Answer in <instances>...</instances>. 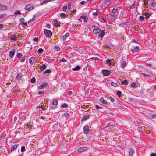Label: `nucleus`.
<instances>
[{
    "label": "nucleus",
    "mask_w": 156,
    "mask_h": 156,
    "mask_svg": "<svg viewBox=\"0 0 156 156\" xmlns=\"http://www.w3.org/2000/svg\"><path fill=\"white\" fill-rule=\"evenodd\" d=\"M44 33L46 37H51L52 35L51 32L50 30L47 29L44 30Z\"/></svg>",
    "instance_id": "f257e3e1"
},
{
    "label": "nucleus",
    "mask_w": 156,
    "mask_h": 156,
    "mask_svg": "<svg viewBox=\"0 0 156 156\" xmlns=\"http://www.w3.org/2000/svg\"><path fill=\"white\" fill-rule=\"evenodd\" d=\"M48 87V84L47 83H44L41 84V85L38 87V88L39 89H42Z\"/></svg>",
    "instance_id": "f03ea898"
},
{
    "label": "nucleus",
    "mask_w": 156,
    "mask_h": 156,
    "mask_svg": "<svg viewBox=\"0 0 156 156\" xmlns=\"http://www.w3.org/2000/svg\"><path fill=\"white\" fill-rule=\"evenodd\" d=\"M33 9L34 6L32 5H27L25 7V9L28 11H30Z\"/></svg>",
    "instance_id": "7ed1b4c3"
},
{
    "label": "nucleus",
    "mask_w": 156,
    "mask_h": 156,
    "mask_svg": "<svg viewBox=\"0 0 156 156\" xmlns=\"http://www.w3.org/2000/svg\"><path fill=\"white\" fill-rule=\"evenodd\" d=\"M87 149L88 147H81L78 150V151L79 153H80L87 150Z\"/></svg>",
    "instance_id": "20e7f679"
},
{
    "label": "nucleus",
    "mask_w": 156,
    "mask_h": 156,
    "mask_svg": "<svg viewBox=\"0 0 156 156\" xmlns=\"http://www.w3.org/2000/svg\"><path fill=\"white\" fill-rule=\"evenodd\" d=\"M89 127L88 126L85 125L83 127V133L85 134H87L89 132Z\"/></svg>",
    "instance_id": "39448f33"
},
{
    "label": "nucleus",
    "mask_w": 156,
    "mask_h": 156,
    "mask_svg": "<svg viewBox=\"0 0 156 156\" xmlns=\"http://www.w3.org/2000/svg\"><path fill=\"white\" fill-rule=\"evenodd\" d=\"M102 71L103 75L105 76H108L110 73V71L109 70H107L105 69H103L102 70Z\"/></svg>",
    "instance_id": "423d86ee"
},
{
    "label": "nucleus",
    "mask_w": 156,
    "mask_h": 156,
    "mask_svg": "<svg viewBox=\"0 0 156 156\" xmlns=\"http://www.w3.org/2000/svg\"><path fill=\"white\" fill-rule=\"evenodd\" d=\"M7 9V7L5 5L0 4V11L6 10Z\"/></svg>",
    "instance_id": "0eeeda50"
},
{
    "label": "nucleus",
    "mask_w": 156,
    "mask_h": 156,
    "mask_svg": "<svg viewBox=\"0 0 156 156\" xmlns=\"http://www.w3.org/2000/svg\"><path fill=\"white\" fill-rule=\"evenodd\" d=\"M9 56L10 58H12L13 57L15 53V50L14 49H12L9 51Z\"/></svg>",
    "instance_id": "6e6552de"
},
{
    "label": "nucleus",
    "mask_w": 156,
    "mask_h": 156,
    "mask_svg": "<svg viewBox=\"0 0 156 156\" xmlns=\"http://www.w3.org/2000/svg\"><path fill=\"white\" fill-rule=\"evenodd\" d=\"M107 17L109 19L111 20H114L116 17V16L114 15L111 14H108L107 15Z\"/></svg>",
    "instance_id": "1a4fd4ad"
},
{
    "label": "nucleus",
    "mask_w": 156,
    "mask_h": 156,
    "mask_svg": "<svg viewBox=\"0 0 156 156\" xmlns=\"http://www.w3.org/2000/svg\"><path fill=\"white\" fill-rule=\"evenodd\" d=\"M131 87L132 88H136L138 87V83L137 82H134L131 83Z\"/></svg>",
    "instance_id": "9d476101"
},
{
    "label": "nucleus",
    "mask_w": 156,
    "mask_h": 156,
    "mask_svg": "<svg viewBox=\"0 0 156 156\" xmlns=\"http://www.w3.org/2000/svg\"><path fill=\"white\" fill-rule=\"evenodd\" d=\"M101 29L98 27H97L93 30V32L95 34H97L99 33Z\"/></svg>",
    "instance_id": "9b49d317"
},
{
    "label": "nucleus",
    "mask_w": 156,
    "mask_h": 156,
    "mask_svg": "<svg viewBox=\"0 0 156 156\" xmlns=\"http://www.w3.org/2000/svg\"><path fill=\"white\" fill-rule=\"evenodd\" d=\"M18 145V144H15L12 146L11 148V152H12L13 151L16 150Z\"/></svg>",
    "instance_id": "f8f14e48"
},
{
    "label": "nucleus",
    "mask_w": 156,
    "mask_h": 156,
    "mask_svg": "<svg viewBox=\"0 0 156 156\" xmlns=\"http://www.w3.org/2000/svg\"><path fill=\"white\" fill-rule=\"evenodd\" d=\"M35 58L34 57H31L29 59V62L31 64H33L34 62Z\"/></svg>",
    "instance_id": "ddd939ff"
},
{
    "label": "nucleus",
    "mask_w": 156,
    "mask_h": 156,
    "mask_svg": "<svg viewBox=\"0 0 156 156\" xmlns=\"http://www.w3.org/2000/svg\"><path fill=\"white\" fill-rule=\"evenodd\" d=\"M139 51V48L138 47L136 46L133 49L131 50V51L133 53Z\"/></svg>",
    "instance_id": "4468645a"
},
{
    "label": "nucleus",
    "mask_w": 156,
    "mask_h": 156,
    "mask_svg": "<svg viewBox=\"0 0 156 156\" xmlns=\"http://www.w3.org/2000/svg\"><path fill=\"white\" fill-rule=\"evenodd\" d=\"M10 39L12 41H17V38L15 35H13L12 36Z\"/></svg>",
    "instance_id": "2eb2a0df"
},
{
    "label": "nucleus",
    "mask_w": 156,
    "mask_h": 156,
    "mask_svg": "<svg viewBox=\"0 0 156 156\" xmlns=\"http://www.w3.org/2000/svg\"><path fill=\"white\" fill-rule=\"evenodd\" d=\"M100 101L103 104L105 105H107L108 104V103L107 101L105 100L103 97H101V98L100 99Z\"/></svg>",
    "instance_id": "dca6fc26"
},
{
    "label": "nucleus",
    "mask_w": 156,
    "mask_h": 156,
    "mask_svg": "<svg viewBox=\"0 0 156 156\" xmlns=\"http://www.w3.org/2000/svg\"><path fill=\"white\" fill-rule=\"evenodd\" d=\"M89 115H87L85 116H83L82 119V121H84L87 120L88 119Z\"/></svg>",
    "instance_id": "f3484780"
},
{
    "label": "nucleus",
    "mask_w": 156,
    "mask_h": 156,
    "mask_svg": "<svg viewBox=\"0 0 156 156\" xmlns=\"http://www.w3.org/2000/svg\"><path fill=\"white\" fill-rule=\"evenodd\" d=\"M105 33L104 30H102L99 36L100 37L102 38L103 37V36L105 35Z\"/></svg>",
    "instance_id": "a211bd4d"
},
{
    "label": "nucleus",
    "mask_w": 156,
    "mask_h": 156,
    "mask_svg": "<svg viewBox=\"0 0 156 156\" xmlns=\"http://www.w3.org/2000/svg\"><path fill=\"white\" fill-rule=\"evenodd\" d=\"M80 69V66H77L75 67L72 68V70L73 71H78Z\"/></svg>",
    "instance_id": "6ab92c4d"
},
{
    "label": "nucleus",
    "mask_w": 156,
    "mask_h": 156,
    "mask_svg": "<svg viewBox=\"0 0 156 156\" xmlns=\"http://www.w3.org/2000/svg\"><path fill=\"white\" fill-rule=\"evenodd\" d=\"M81 18L83 20L84 22H86L87 21V18L85 16H82L81 17Z\"/></svg>",
    "instance_id": "aec40b11"
},
{
    "label": "nucleus",
    "mask_w": 156,
    "mask_h": 156,
    "mask_svg": "<svg viewBox=\"0 0 156 156\" xmlns=\"http://www.w3.org/2000/svg\"><path fill=\"white\" fill-rule=\"evenodd\" d=\"M69 36V34L68 33H67L65 35H63V40H65L67 37Z\"/></svg>",
    "instance_id": "412c9836"
},
{
    "label": "nucleus",
    "mask_w": 156,
    "mask_h": 156,
    "mask_svg": "<svg viewBox=\"0 0 156 156\" xmlns=\"http://www.w3.org/2000/svg\"><path fill=\"white\" fill-rule=\"evenodd\" d=\"M68 107V105L66 103H64L62 105H61L60 106L61 108H67Z\"/></svg>",
    "instance_id": "4be33fe9"
},
{
    "label": "nucleus",
    "mask_w": 156,
    "mask_h": 156,
    "mask_svg": "<svg viewBox=\"0 0 156 156\" xmlns=\"http://www.w3.org/2000/svg\"><path fill=\"white\" fill-rule=\"evenodd\" d=\"M124 147V146H122L121 145H119L117 146V148L119 150H121V149H122Z\"/></svg>",
    "instance_id": "5701e85b"
},
{
    "label": "nucleus",
    "mask_w": 156,
    "mask_h": 156,
    "mask_svg": "<svg viewBox=\"0 0 156 156\" xmlns=\"http://www.w3.org/2000/svg\"><path fill=\"white\" fill-rule=\"evenodd\" d=\"M58 103V101L57 100H54L52 103V105H53L56 106L57 105Z\"/></svg>",
    "instance_id": "b1692460"
},
{
    "label": "nucleus",
    "mask_w": 156,
    "mask_h": 156,
    "mask_svg": "<svg viewBox=\"0 0 156 156\" xmlns=\"http://www.w3.org/2000/svg\"><path fill=\"white\" fill-rule=\"evenodd\" d=\"M150 5L151 7L153 8H154L156 5V3L154 2H150Z\"/></svg>",
    "instance_id": "393cba45"
},
{
    "label": "nucleus",
    "mask_w": 156,
    "mask_h": 156,
    "mask_svg": "<svg viewBox=\"0 0 156 156\" xmlns=\"http://www.w3.org/2000/svg\"><path fill=\"white\" fill-rule=\"evenodd\" d=\"M54 25L55 27H58L60 26L59 23L58 21H56L54 23Z\"/></svg>",
    "instance_id": "a878e982"
},
{
    "label": "nucleus",
    "mask_w": 156,
    "mask_h": 156,
    "mask_svg": "<svg viewBox=\"0 0 156 156\" xmlns=\"http://www.w3.org/2000/svg\"><path fill=\"white\" fill-rule=\"evenodd\" d=\"M46 67V66L45 64H43L41 67V70H44Z\"/></svg>",
    "instance_id": "bb28decb"
},
{
    "label": "nucleus",
    "mask_w": 156,
    "mask_h": 156,
    "mask_svg": "<svg viewBox=\"0 0 156 156\" xmlns=\"http://www.w3.org/2000/svg\"><path fill=\"white\" fill-rule=\"evenodd\" d=\"M126 65V62L125 61H123L122 63L121 66L122 68H124Z\"/></svg>",
    "instance_id": "cd10ccee"
},
{
    "label": "nucleus",
    "mask_w": 156,
    "mask_h": 156,
    "mask_svg": "<svg viewBox=\"0 0 156 156\" xmlns=\"http://www.w3.org/2000/svg\"><path fill=\"white\" fill-rule=\"evenodd\" d=\"M134 153V151L132 150H130L129 152V156H133Z\"/></svg>",
    "instance_id": "c85d7f7f"
},
{
    "label": "nucleus",
    "mask_w": 156,
    "mask_h": 156,
    "mask_svg": "<svg viewBox=\"0 0 156 156\" xmlns=\"http://www.w3.org/2000/svg\"><path fill=\"white\" fill-rule=\"evenodd\" d=\"M121 83L122 85L124 84L125 85H128V83L127 80H123L121 82Z\"/></svg>",
    "instance_id": "c756f323"
},
{
    "label": "nucleus",
    "mask_w": 156,
    "mask_h": 156,
    "mask_svg": "<svg viewBox=\"0 0 156 156\" xmlns=\"http://www.w3.org/2000/svg\"><path fill=\"white\" fill-rule=\"evenodd\" d=\"M44 51V50L43 49H42V48H39L38 51H37V52H38V53L39 54H41V53L42 52H43Z\"/></svg>",
    "instance_id": "7c9ffc66"
},
{
    "label": "nucleus",
    "mask_w": 156,
    "mask_h": 156,
    "mask_svg": "<svg viewBox=\"0 0 156 156\" xmlns=\"http://www.w3.org/2000/svg\"><path fill=\"white\" fill-rule=\"evenodd\" d=\"M54 47H55V49L57 51H60V47H58V46H57V45H55L54 46Z\"/></svg>",
    "instance_id": "2f4dec72"
},
{
    "label": "nucleus",
    "mask_w": 156,
    "mask_h": 156,
    "mask_svg": "<svg viewBox=\"0 0 156 156\" xmlns=\"http://www.w3.org/2000/svg\"><path fill=\"white\" fill-rule=\"evenodd\" d=\"M99 12L97 10H96V12H93V14L94 16H98L99 14Z\"/></svg>",
    "instance_id": "473e14b6"
},
{
    "label": "nucleus",
    "mask_w": 156,
    "mask_h": 156,
    "mask_svg": "<svg viewBox=\"0 0 156 156\" xmlns=\"http://www.w3.org/2000/svg\"><path fill=\"white\" fill-rule=\"evenodd\" d=\"M117 12V9H113L112 11V12L113 14H115Z\"/></svg>",
    "instance_id": "72a5a7b5"
},
{
    "label": "nucleus",
    "mask_w": 156,
    "mask_h": 156,
    "mask_svg": "<svg viewBox=\"0 0 156 156\" xmlns=\"http://www.w3.org/2000/svg\"><path fill=\"white\" fill-rule=\"evenodd\" d=\"M111 85L114 86L115 87H117L118 86V84L117 83H115L113 82L111 83Z\"/></svg>",
    "instance_id": "f704fd0d"
},
{
    "label": "nucleus",
    "mask_w": 156,
    "mask_h": 156,
    "mask_svg": "<svg viewBox=\"0 0 156 156\" xmlns=\"http://www.w3.org/2000/svg\"><path fill=\"white\" fill-rule=\"evenodd\" d=\"M95 107L97 109H100V110H102V108L101 107L99 106L98 105H95Z\"/></svg>",
    "instance_id": "c9c22d12"
},
{
    "label": "nucleus",
    "mask_w": 156,
    "mask_h": 156,
    "mask_svg": "<svg viewBox=\"0 0 156 156\" xmlns=\"http://www.w3.org/2000/svg\"><path fill=\"white\" fill-rule=\"evenodd\" d=\"M21 14V12L19 10L17 11L16 12L14 13V15H20V14Z\"/></svg>",
    "instance_id": "e433bc0d"
},
{
    "label": "nucleus",
    "mask_w": 156,
    "mask_h": 156,
    "mask_svg": "<svg viewBox=\"0 0 156 156\" xmlns=\"http://www.w3.org/2000/svg\"><path fill=\"white\" fill-rule=\"evenodd\" d=\"M25 149V146H23L21 147V152L23 153Z\"/></svg>",
    "instance_id": "4c0bfd02"
},
{
    "label": "nucleus",
    "mask_w": 156,
    "mask_h": 156,
    "mask_svg": "<svg viewBox=\"0 0 156 156\" xmlns=\"http://www.w3.org/2000/svg\"><path fill=\"white\" fill-rule=\"evenodd\" d=\"M150 117L151 119H153L155 118H156V114H153Z\"/></svg>",
    "instance_id": "58836bf2"
},
{
    "label": "nucleus",
    "mask_w": 156,
    "mask_h": 156,
    "mask_svg": "<svg viewBox=\"0 0 156 156\" xmlns=\"http://www.w3.org/2000/svg\"><path fill=\"white\" fill-rule=\"evenodd\" d=\"M117 94L118 96L120 97L122 94L121 92L120 91H118L117 92Z\"/></svg>",
    "instance_id": "ea45409f"
},
{
    "label": "nucleus",
    "mask_w": 156,
    "mask_h": 156,
    "mask_svg": "<svg viewBox=\"0 0 156 156\" xmlns=\"http://www.w3.org/2000/svg\"><path fill=\"white\" fill-rule=\"evenodd\" d=\"M50 1H51V0H49L44 1L42 2L41 4L42 5L46 3H47V2H50Z\"/></svg>",
    "instance_id": "a19ab883"
},
{
    "label": "nucleus",
    "mask_w": 156,
    "mask_h": 156,
    "mask_svg": "<svg viewBox=\"0 0 156 156\" xmlns=\"http://www.w3.org/2000/svg\"><path fill=\"white\" fill-rule=\"evenodd\" d=\"M60 17L62 18H64L66 16V14H65V13H62L61 14H60Z\"/></svg>",
    "instance_id": "79ce46f5"
},
{
    "label": "nucleus",
    "mask_w": 156,
    "mask_h": 156,
    "mask_svg": "<svg viewBox=\"0 0 156 156\" xmlns=\"http://www.w3.org/2000/svg\"><path fill=\"white\" fill-rule=\"evenodd\" d=\"M35 79H31L30 82L32 83H34L35 82Z\"/></svg>",
    "instance_id": "37998d69"
},
{
    "label": "nucleus",
    "mask_w": 156,
    "mask_h": 156,
    "mask_svg": "<svg viewBox=\"0 0 156 156\" xmlns=\"http://www.w3.org/2000/svg\"><path fill=\"white\" fill-rule=\"evenodd\" d=\"M5 16V14H2L0 15V19L4 18Z\"/></svg>",
    "instance_id": "c03bdc74"
},
{
    "label": "nucleus",
    "mask_w": 156,
    "mask_h": 156,
    "mask_svg": "<svg viewBox=\"0 0 156 156\" xmlns=\"http://www.w3.org/2000/svg\"><path fill=\"white\" fill-rule=\"evenodd\" d=\"M106 63L108 64H111V60L110 59H107L106 60Z\"/></svg>",
    "instance_id": "a18cd8bd"
},
{
    "label": "nucleus",
    "mask_w": 156,
    "mask_h": 156,
    "mask_svg": "<svg viewBox=\"0 0 156 156\" xmlns=\"http://www.w3.org/2000/svg\"><path fill=\"white\" fill-rule=\"evenodd\" d=\"M60 61L61 62H66V60L65 59V58H62V59H61L60 60Z\"/></svg>",
    "instance_id": "49530a36"
},
{
    "label": "nucleus",
    "mask_w": 156,
    "mask_h": 156,
    "mask_svg": "<svg viewBox=\"0 0 156 156\" xmlns=\"http://www.w3.org/2000/svg\"><path fill=\"white\" fill-rule=\"evenodd\" d=\"M109 99L112 102H113L114 101V99L112 97H110Z\"/></svg>",
    "instance_id": "de8ad7c7"
},
{
    "label": "nucleus",
    "mask_w": 156,
    "mask_h": 156,
    "mask_svg": "<svg viewBox=\"0 0 156 156\" xmlns=\"http://www.w3.org/2000/svg\"><path fill=\"white\" fill-rule=\"evenodd\" d=\"M25 119V117L24 115H22L20 117V120L21 121H23Z\"/></svg>",
    "instance_id": "09e8293b"
},
{
    "label": "nucleus",
    "mask_w": 156,
    "mask_h": 156,
    "mask_svg": "<svg viewBox=\"0 0 156 156\" xmlns=\"http://www.w3.org/2000/svg\"><path fill=\"white\" fill-rule=\"evenodd\" d=\"M17 56L18 58H20L21 57L22 55L20 53H19L18 54Z\"/></svg>",
    "instance_id": "8fccbe9b"
},
{
    "label": "nucleus",
    "mask_w": 156,
    "mask_h": 156,
    "mask_svg": "<svg viewBox=\"0 0 156 156\" xmlns=\"http://www.w3.org/2000/svg\"><path fill=\"white\" fill-rule=\"evenodd\" d=\"M25 61V57L22 58L20 59V61L22 62H24Z\"/></svg>",
    "instance_id": "3c124183"
},
{
    "label": "nucleus",
    "mask_w": 156,
    "mask_h": 156,
    "mask_svg": "<svg viewBox=\"0 0 156 156\" xmlns=\"http://www.w3.org/2000/svg\"><path fill=\"white\" fill-rule=\"evenodd\" d=\"M51 72V70L49 69H47L44 72V73H50Z\"/></svg>",
    "instance_id": "603ef678"
},
{
    "label": "nucleus",
    "mask_w": 156,
    "mask_h": 156,
    "mask_svg": "<svg viewBox=\"0 0 156 156\" xmlns=\"http://www.w3.org/2000/svg\"><path fill=\"white\" fill-rule=\"evenodd\" d=\"M67 9V7L66 6H65L63 7L62 10L64 12H65L66 11V10Z\"/></svg>",
    "instance_id": "864d4df0"
},
{
    "label": "nucleus",
    "mask_w": 156,
    "mask_h": 156,
    "mask_svg": "<svg viewBox=\"0 0 156 156\" xmlns=\"http://www.w3.org/2000/svg\"><path fill=\"white\" fill-rule=\"evenodd\" d=\"M64 115L66 117H68L69 116V114L67 112H65L64 113Z\"/></svg>",
    "instance_id": "5fc2aeb1"
},
{
    "label": "nucleus",
    "mask_w": 156,
    "mask_h": 156,
    "mask_svg": "<svg viewBox=\"0 0 156 156\" xmlns=\"http://www.w3.org/2000/svg\"><path fill=\"white\" fill-rule=\"evenodd\" d=\"M71 5L70 3H69L68 5V9H70L71 8Z\"/></svg>",
    "instance_id": "6e6d98bb"
},
{
    "label": "nucleus",
    "mask_w": 156,
    "mask_h": 156,
    "mask_svg": "<svg viewBox=\"0 0 156 156\" xmlns=\"http://www.w3.org/2000/svg\"><path fill=\"white\" fill-rule=\"evenodd\" d=\"M38 38H35L34 39V42H37L38 41Z\"/></svg>",
    "instance_id": "4d7b16f0"
},
{
    "label": "nucleus",
    "mask_w": 156,
    "mask_h": 156,
    "mask_svg": "<svg viewBox=\"0 0 156 156\" xmlns=\"http://www.w3.org/2000/svg\"><path fill=\"white\" fill-rule=\"evenodd\" d=\"M112 0H105V2L106 3L110 2H111Z\"/></svg>",
    "instance_id": "13d9d810"
},
{
    "label": "nucleus",
    "mask_w": 156,
    "mask_h": 156,
    "mask_svg": "<svg viewBox=\"0 0 156 156\" xmlns=\"http://www.w3.org/2000/svg\"><path fill=\"white\" fill-rule=\"evenodd\" d=\"M150 156H156V154L152 153L151 154Z\"/></svg>",
    "instance_id": "bf43d9fd"
},
{
    "label": "nucleus",
    "mask_w": 156,
    "mask_h": 156,
    "mask_svg": "<svg viewBox=\"0 0 156 156\" xmlns=\"http://www.w3.org/2000/svg\"><path fill=\"white\" fill-rule=\"evenodd\" d=\"M24 19L23 18H21L20 19V20L21 22L22 23V22H23V21L24 20Z\"/></svg>",
    "instance_id": "052dcab7"
},
{
    "label": "nucleus",
    "mask_w": 156,
    "mask_h": 156,
    "mask_svg": "<svg viewBox=\"0 0 156 156\" xmlns=\"http://www.w3.org/2000/svg\"><path fill=\"white\" fill-rule=\"evenodd\" d=\"M80 4L82 5H84L85 4V2L84 1H82L81 2Z\"/></svg>",
    "instance_id": "680f3d73"
},
{
    "label": "nucleus",
    "mask_w": 156,
    "mask_h": 156,
    "mask_svg": "<svg viewBox=\"0 0 156 156\" xmlns=\"http://www.w3.org/2000/svg\"><path fill=\"white\" fill-rule=\"evenodd\" d=\"M101 19H102L105 22H107L106 20V19H105L104 18L102 17V18H101Z\"/></svg>",
    "instance_id": "e2e57ef3"
},
{
    "label": "nucleus",
    "mask_w": 156,
    "mask_h": 156,
    "mask_svg": "<svg viewBox=\"0 0 156 156\" xmlns=\"http://www.w3.org/2000/svg\"><path fill=\"white\" fill-rule=\"evenodd\" d=\"M140 19L141 20H143L144 19V17L143 16H140Z\"/></svg>",
    "instance_id": "0e129e2a"
},
{
    "label": "nucleus",
    "mask_w": 156,
    "mask_h": 156,
    "mask_svg": "<svg viewBox=\"0 0 156 156\" xmlns=\"http://www.w3.org/2000/svg\"><path fill=\"white\" fill-rule=\"evenodd\" d=\"M135 5L134 4H133L131 6H130V8H131L133 7H135Z\"/></svg>",
    "instance_id": "69168bd1"
},
{
    "label": "nucleus",
    "mask_w": 156,
    "mask_h": 156,
    "mask_svg": "<svg viewBox=\"0 0 156 156\" xmlns=\"http://www.w3.org/2000/svg\"><path fill=\"white\" fill-rule=\"evenodd\" d=\"M3 25L2 24H0V29H1L3 28Z\"/></svg>",
    "instance_id": "338daca9"
},
{
    "label": "nucleus",
    "mask_w": 156,
    "mask_h": 156,
    "mask_svg": "<svg viewBox=\"0 0 156 156\" xmlns=\"http://www.w3.org/2000/svg\"><path fill=\"white\" fill-rule=\"evenodd\" d=\"M72 92L71 91H69L68 92V94L69 95H71L72 94Z\"/></svg>",
    "instance_id": "774afa93"
}]
</instances>
